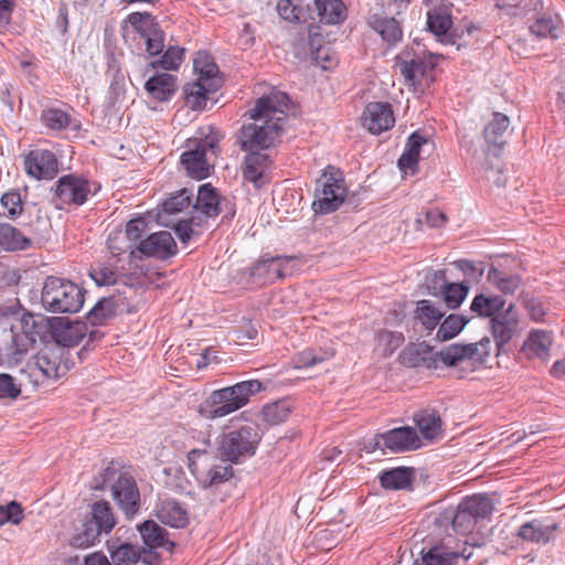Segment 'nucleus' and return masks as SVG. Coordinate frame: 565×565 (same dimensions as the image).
<instances>
[{
	"label": "nucleus",
	"instance_id": "f257e3e1",
	"mask_svg": "<svg viewBox=\"0 0 565 565\" xmlns=\"http://www.w3.org/2000/svg\"><path fill=\"white\" fill-rule=\"evenodd\" d=\"M288 104L289 97L282 92H273L258 98L248 111L253 122L241 129L242 149L258 151L275 146L284 130Z\"/></svg>",
	"mask_w": 565,
	"mask_h": 565
},
{
	"label": "nucleus",
	"instance_id": "f03ea898",
	"mask_svg": "<svg viewBox=\"0 0 565 565\" xmlns=\"http://www.w3.org/2000/svg\"><path fill=\"white\" fill-rule=\"evenodd\" d=\"M266 388L259 380H247L213 391L199 406V413L213 420L245 407L250 398Z\"/></svg>",
	"mask_w": 565,
	"mask_h": 565
},
{
	"label": "nucleus",
	"instance_id": "7ed1b4c3",
	"mask_svg": "<svg viewBox=\"0 0 565 565\" xmlns=\"http://www.w3.org/2000/svg\"><path fill=\"white\" fill-rule=\"evenodd\" d=\"M222 138L220 130L205 126L198 130L195 137L186 140V151L182 153L180 162L189 177L203 180L210 175L212 164L209 153L216 156Z\"/></svg>",
	"mask_w": 565,
	"mask_h": 565
},
{
	"label": "nucleus",
	"instance_id": "20e7f679",
	"mask_svg": "<svg viewBox=\"0 0 565 565\" xmlns=\"http://www.w3.org/2000/svg\"><path fill=\"white\" fill-rule=\"evenodd\" d=\"M43 328L31 313L0 318V351L7 355L26 353L41 337Z\"/></svg>",
	"mask_w": 565,
	"mask_h": 565
},
{
	"label": "nucleus",
	"instance_id": "39448f33",
	"mask_svg": "<svg viewBox=\"0 0 565 565\" xmlns=\"http://www.w3.org/2000/svg\"><path fill=\"white\" fill-rule=\"evenodd\" d=\"M84 290L75 282L56 276L45 278L41 305L52 313H76L84 305Z\"/></svg>",
	"mask_w": 565,
	"mask_h": 565
},
{
	"label": "nucleus",
	"instance_id": "423d86ee",
	"mask_svg": "<svg viewBox=\"0 0 565 565\" xmlns=\"http://www.w3.org/2000/svg\"><path fill=\"white\" fill-rule=\"evenodd\" d=\"M216 458L206 448H195L188 454V468L203 488L213 487L233 476L231 465L216 463Z\"/></svg>",
	"mask_w": 565,
	"mask_h": 565
},
{
	"label": "nucleus",
	"instance_id": "0eeeda50",
	"mask_svg": "<svg viewBox=\"0 0 565 565\" xmlns=\"http://www.w3.org/2000/svg\"><path fill=\"white\" fill-rule=\"evenodd\" d=\"M260 439L259 428L254 424L223 434L218 446L220 458L223 461L237 462L241 458L250 457Z\"/></svg>",
	"mask_w": 565,
	"mask_h": 565
},
{
	"label": "nucleus",
	"instance_id": "6e6552de",
	"mask_svg": "<svg viewBox=\"0 0 565 565\" xmlns=\"http://www.w3.org/2000/svg\"><path fill=\"white\" fill-rule=\"evenodd\" d=\"M492 342L484 337L479 342L470 344H451L439 352L440 361L450 367L461 371H472L475 366L484 364L491 354Z\"/></svg>",
	"mask_w": 565,
	"mask_h": 565
},
{
	"label": "nucleus",
	"instance_id": "1a4fd4ad",
	"mask_svg": "<svg viewBox=\"0 0 565 565\" xmlns=\"http://www.w3.org/2000/svg\"><path fill=\"white\" fill-rule=\"evenodd\" d=\"M347 196L342 173L327 169L317 181L312 209L316 213L328 214L339 209Z\"/></svg>",
	"mask_w": 565,
	"mask_h": 565
},
{
	"label": "nucleus",
	"instance_id": "9d476101",
	"mask_svg": "<svg viewBox=\"0 0 565 565\" xmlns=\"http://www.w3.org/2000/svg\"><path fill=\"white\" fill-rule=\"evenodd\" d=\"M106 469L104 483H110L111 497L128 519H132L140 509V493L135 479L128 473H118Z\"/></svg>",
	"mask_w": 565,
	"mask_h": 565
},
{
	"label": "nucleus",
	"instance_id": "9b49d317",
	"mask_svg": "<svg viewBox=\"0 0 565 565\" xmlns=\"http://www.w3.org/2000/svg\"><path fill=\"white\" fill-rule=\"evenodd\" d=\"M436 58L433 55L409 58L407 53L396 57L395 70L404 77L408 87L414 90L424 89L433 79Z\"/></svg>",
	"mask_w": 565,
	"mask_h": 565
},
{
	"label": "nucleus",
	"instance_id": "f8f14e48",
	"mask_svg": "<svg viewBox=\"0 0 565 565\" xmlns=\"http://www.w3.org/2000/svg\"><path fill=\"white\" fill-rule=\"evenodd\" d=\"M89 193L90 189L86 180L72 174L63 175L56 183L54 204L61 210L70 204L82 205Z\"/></svg>",
	"mask_w": 565,
	"mask_h": 565
},
{
	"label": "nucleus",
	"instance_id": "ddd939ff",
	"mask_svg": "<svg viewBox=\"0 0 565 565\" xmlns=\"http://www.w3.org/2000/svg\"><path fill=\"white\" fill-rule=\"evenodd\" d=\"M177 252V243L171 233L160 231L142 239L135 249L130 250V256L136 257V254L140 253L146 257L164 260L174 256Z\"/></svg>",
	"mask_w": 565,
	"mask_h": 565
},
{
	"label": "nucleus",
	"instance_id": "4468645a",
	"mask_svg": "<svg viewBox=\"0 0 565 565\" xmlns=\"http://www.w3.org/2000/svg\"><path fill=\"white\" fill-rule=\"evenodd\" d=\"M519 315L511 303L501 313L491 319V332L495 341L498 354L520 331Z\"/></svg>",
	"mask_w": 565,
	"mask_h": 565
},
{
	"label": "nucleus",
	"instance_id": "2eb2a0df",
	"mask_svg": "<svg viewBox=\"0 0 565 565\" xmlns=\"http://www.w3.org/2000/svg\"><path fill=\"white\" fill-rule=\"evenodd\" d=\"M292 256H263L250 269V276L260 279L264 284L289 275V264L295 262Z\"/></svg>",
	"mask_w": 565,
	"mask_h": 565
},
{
	"label": "nucleus",
	"instance_id": "dca6fc26",
	"mask_svg": "<svg viewBox=\"0 0 565 565\" xmlns=\"http://www.w3.org/2000/svg\"><path fill=\"white\" fill-rule=\"evenodd\" d=\"M376 445H383L392 452H403L418 449L422 441L412 427H398L376 436Z\"/></svg>",
	"mask_w": 565,
	"mask_h": 565
},
{
	"label": "nucleus",
	"instance_id": "f3484780",
	"mask_svg": "<svg viewBox=\"0 0 565 565\" xmlns=\"http://www.w3.org/2000/svg\"><path fill=\"white\" fill-rule=\"evenodd\" d=\"M427 25L436 36H446L452 25L451 8L448 0H425Z\"/></svg>",
	"mask_w": 565,
	"mask_h": 565
},
{
	"label": "nucleus",
	"instance_id": "a211bd4d",
	"mask_svg": "<svg viewBox=\"0 0 565 565\" xmlns=\"http://www.w3.org/2000/svg\"><path fill=\"white\" fill-rule=\"evenodd\" d=\"M25 171L34 179H53L58 171L55 154L49 150H32L24 160Z\"/></svg>",
	"mask_w": 565,
	"mask_h": 565
},
{
	"label": "nucleus",
	"instance_id": "6ab92c4d",
	"mask_svg": "<svg viewBox=\"0 0 565 565\" xmlns=\"http://www.w3.org/2000/svg\"><path fill=\"white\" fill-rule=\"evenodd\" d=\"M363 126L373 135H379L394 126L395 118L387 103H370L362 115Z\"/></svg>",
	"mask_w": 565,
	"mask_h": 565
},
{
	"label": "nucleus",
	"instance_id": "aec40b11",
	"mask_svg": "<svg viewBox=\"0 0 565 565\" xmlns=\"http://www.w3.org/2000/svg\"><path fill=\"white\" fill-rule=\"evenodd\" d=\"M438 359L439 353L425 343L409 344L399 354L402 364L407 367H436Z\"/></svg>",
	"mask_w": 565,
	"mask_h": 565
},
{
	"label": "nucleus",
	"instance_id": "412c9836",
	"mask_svg": "<svg viewBox=\"0 0 565 565\" xmlns=\"http://www.w3.org/2000/svg\"><path fill=\"white\" fill-rule=\"evenodd\" d=\"M510 126V119L502 113H493L492 119L483 129V138L489 151L497 153L505 145V134Z\"/></svg>",
	"mask_w": 565,
	"mask_h": 565
},
{
	"label": "nucleus",
	"instance_id": "4be33fe9",
	"mask_svg": "<svg viewBox=\"0 0 565 565\" xmlns=\"http://www.w3.org/2000/svg\"><path fill=\"white\" fill-rule=\"evenodd\" d=\"M156 515L163 524L172 527H184L189 523L186 510L173 499H164L159 502Z\"/></svg>",
	"mask_w": 565,
	"mask_h": 565
},
{
	"label": "nucleus",
	"instance_id": "5701e85b",
	"mask_svg": "<svg viewBox=\"0 0 565 565\" xmlns=\"http://www.w3.org/2000/svg\"><path fill=\"white\" fill-rule=\"evenodd\" d=\"M218 85L202 79L186 84L183 88L185 105L192 110H203L206 107L209 94L216 92Z\"/></svg>",
	"mask_w": 565,
	"mask_h": 565
},
{
	"label": "nucleus",
	"instance_id": "b1692460",
	"mask_svg": "<svg viewBox=\"0 0 565 565\" xmlns=\"http://www.w3.org/2000/svg\"><path fill=\"white\" fill-rule=\"evenodd\" d=\"M177 78L168 73H158L145 83V89L150 97L159 102L169 100L177 92Z\"/></svg>",
	"mask_w": 565,
	"mask_h": 565
},
{
	"label": "nucleus",
	"instance_id": "393cba45",
	"mask_svg": "<svg viewBox=\"0 0 565 565\" xmlns=\"http://www.w3.org/2000/svg\"><path fill=\"white\" fill-rule=\"evenodd\" d=\"M139 532L143 543L150 548L164 547L167 551L172 552L175 546L174 542L168 539V531L154 521H145L139 525Z\"/></svg>",
	"mask_w": 565,
	"mask_h": 565
},
{
	"label": "nucleus",
	"instance_id": "a878e982",
	"mask_svg": "<svg viewBox=\"0 0 565 565\" xmlns=\"http://www.w3.org/2000/svg\"><path fill=\"white\" fill-rule=\"evenodd\" d=\"M556 530V523L545 525L534 520L522 524L518 530V536L526 542L546 544L553 539Z\"/></svg>",
	"mask_w": 565,
	"mask_h": 565
},
{
	"label": "nucleus",
	"instance_id": "bb28decb",
	"mask_svg": "<svg viewBox=\"0 0 565 565\" xmlns=\"http://www.w3.org/2000/svg\"><path fill=\"white\" fill-rule=\"evenodd\" d=\"M553 343L552 333L543 330H533L530 332L523 344V352L530 358L547 359Z\"/></svg>",
	"mask_w": 565,
	"mask_h": 565
},
{
	"label": "nucleus",
	"instance_id": "cd10ccee",
	"mask_svg": "<svg viewBox=\"0 0 565 565\" xmlns=\"http://www.w3.org/2000/svg\"><path fill=\"white\" fill-rule=\"evenodd\" d=\"M497 6L505 14L515 18H534L543 7L542 0H498Z\"/></svg>",
	"mask_w": 565,
	"mask_h": 565
},
{
	"label": "nucleus",
	"instance_id": "c85d7f7f",
	"mask_svg": "<svg viewBox=\"0 0 565 565\" xmlns=\"http://www.w3.org/2000/svg\"><path fill=\"white\" fill-rule=\"evenodd\" d=\"M505 300L501 296L479 294L471 305L470 310L479 317L493 318L504 310Z\"/></svg>",
	"mask_w": 565,
	"mask_h": 565
},
{
	"label": "nucleus",
	"instance_id": "c756f323",
	"mask_svg": "<svg viewBox=\"0 0 565 565\" xmlns=\"http://www.w3.org/2000/svg\"><path fill=\"white\" fill-rule=\"evenodd\" d=\"M414 478V469L407 467H397L383 471L380 481L383 488L390 490L408 489Z\"/></svg>",
	"mask_w": 565,
	"mask_h": 565
},
{
	"label": "nucleus",
	"instance_id": "7c9ffc66",
	"mask_svg": "<svg viewBox=\"0 0 565 565\" xmlns=\"http://www.w3.org/2000/svg\"><path fill=\"white\" fill-rule=\"evenodd\" d=\"M414 419L424 439L434 441L441 435V419L435 411H420Z\"/></svg>",
	"mask_w": 565,
	"mask_h": 565
},
{
	"label": "nucleus",
	"instance_id": "2f4dec72",
	"mask_svg": "<svg viewBox=\"0 0 565 565\" xmlns=\"http://www.w3.org/2000/svg\"><path fill=\"white\" fill-rule=\"evenodd\" d=\"M92 523L102 533L108 534L116 525V518L113 509L107 501H97L92 504L90 509Z\"/></svg>",
	"mask_w": 565,
	"mask_h": 565
},
{
	"label": "nucleus",
	"instance_id": "473e14b6",
	"mask_svg": "<svg viewBox=\"0 0 565 565\" xmlns=\"http://www.w3.org/2000/svg\"><path fill=\"white\" fill-rule=\"evenodd\" d=\"M218 205L220 199L216 190L209 183L201 185L193 209L201 212L206 217H213L220 213Z\"/></svg>",
	"mask_w": 565,
	"mask_h": 565
},
{
	"label": "nucleus",
	"instance_id": "72a5a7b5",
	"mask_svg": "<svg viewBox=\"0 0 565 565\" xmlns=\"http://www.w3.org/2000/svg\"><path fill=\"white\" fill-rule=\"evenodd\" d=\"M445 313L431 300L423 299L417 301L414 318L426 330H434Z\"/></svg>",
	"mask_w": 565,
	"mask_h": 565
},
{
	"label": "nucleus",
	"instance_id": "f704fd0d",
	"mask_svg": "<svg viewBox=\"0 0 565 565\" xmlns=\"http://www.w3.org/2000/svg\"><path fill=\"white\" fill-rule=\"evenodd\" d=\"M405 341L404 334L397 331L379 330L375 334L374 353L382 358L391 356Z\"/></svg>",
	"mask_w": 565,
	"mask_h": 565
},
{
	"label": "nucleus",
	"instance_id": "c9c22d12",
	"mask_svg": "<svg viewBox=\"0 0 565 565\" xmlns=\"http://www.w3.org/2000/svg\"><path fill=\"white\" fill-rule=\"evenodd\" d=\"M267 154L260 153L257 150L250 151L245 158L244 179L259 186L258 182L267 168Z\"/></svg>",
	"mask_w": 565,
	"mask_h": 565
},
{
	"label": "nucleus",
	"instance_id": "e433bc0d",
	"mask_svg": "<svg viewBox=\"0 0 565 565\" xmlns=\"http://www.w3.org/2000/svg\"><path fill=\"white\" fill-rule=\"evenodd\" d=\"M320 20L328 24H335L345 17V8L341 0H315Z\"/></svg>",
	"mask_w": 565,
	"mask_h": 565
},
{
	"label": "nucleus",
	"instance_id": "4c0bfd02",
	"mask_svg": "<svg viewBox=\"0 0 565 565\" xmlns=\"http://www.w3.org/2000/svg\"><path fill=\"white\" fill-rule=\"evenodd\" d=\"M292 409V404L288 399H279L263 406L262 417L268 425H279L285 422Z\"/></svg>",
	"mask_w": 565,
	"mask_h": 565
},
{
	"label": "nucleus",
	"instance_id": "58836bf2",
	"mask_svg": "<svg viewBox=\"0 0 565 565\" xmlns=\"http://www.w3.org/2000/svg\"><path fill=\"white\" fill-rule=\"evenodd\" d=\"M371 25L390 44H395L402 39V28L394 18L374 17Z\"/></svg>",
	"mask_w": 565,
	"mask_h": 565
},
{
	"label": "nucleus",
	"instance_id": "ea45409f",
	"mask_svg": "<svg viewBox=\"0 0 565 565\" xmlns=\"http://www.w3.org/2000/svg\"><path fill=\"white\" fill-rule=\"evenodd\" d=\"M90 278L98 286H110L119 281L120 274L110 262H99L89 269Z\"/></svg>",
	"mask_w": 565,
	"mask_h": 565
},
{
	"label": "nucleus",
	"instance_id": "a19ab883",
	"mask_svg": "<svg viewBox=\"0 0 565 565\" xmlns=\"http://www.w3.org/2000/svg\"><path fill=\"white\" fill-rule=\"evenodd\" d=\"M488 281L505 295L514 294L520 287V277L507 275L499 269L491 267L487 275Z\"/></svg>",
	"mask_w": 565,
	"mask_h": 565
},
{
	"label": "nucleus",
	"instance_id": "79ce46f5",
	"mask_svg": "<svg viewBox=\"0 0 565 565\" xmlns=\"http://www.w3.org/2000/svg\"><path fill=\"white\" fill-rule=\"evenodd\" d=\"M279 15L290 22H306L309 12L302 7V0H280L277 4Z\"/></svg>",
	"mask_w": 565,
	"mask_h": 565
},
{
	"label": "nucleus",
	"instance_id": "37998d69",
	"mask_svg": "<svg viewBox=\"0 0 565 565\" xmlns=\"http://www.w3.org/2000/svg\"><path fill=\"white\" fill-rule=\"evenodd\" d=\"M116 316V303L113 298L100 299L87 315L93 326H102Z\"/></svg>",
	"mask_w": 565,
	"mask_h": 565
},
{
	"label": "nucleus",
	"instance_id": "c03bdc74",
	"mask_svg": "<svg viewBox=\"0 0 565 565\" xmlns=\"http://www.w3.org/2000/svg\"><path fill=\"white\" fill-rule=\"evenodd\" d=\"M29 241L10 224H0V246L4 250L23 249Z\"/></svg>",
	"mask_w": 565,
	"mask_h": 565
},
{
	"label": "nucleus",
	"instance_id": "a18cd8bd",
	"mask_svg": "<svg viewBox=\"0 0 565 565\" xmlns=\"http://www.w3.org/2000/svg\"><path fill=\"white\" fill-rule=\"evenodd\" d=\"M468 323V319L460 315H449L439 326L437 339L447 341L455 338Z\"/></svg>",
	"mask_w": 565,
	"mask_h": 565
},
{
	"label": "nucleus",
	"instance_id": "49530a36",
	"mask_svg": "<svg viewBox=\"0 0 565 565\" xmlns=\"http://www.w3.org/2000/svg\"><path fill=\"white\" fill-rule=\"evenodd\" d=\"M477 520L484 519L491 514L493 505L491 500L482 494L466 498L460 502Z\"/></svg>",
	"mask_w": 565,
	"mask_h": 565
},
{
	"label": "nucleus",
	"instance_id": "de8ad7c7",
	"mask_svg": "<svg viewBox=\"0 0 565 565\" xmlns=\"http://www.w3.org/2000/svg\"><path fill=\"white\" fill-rule=\"evenodd\" d=\"M468 290L465 284L447 282L441 286L443 298L449 309L458 308L466 299Z\"/></svg>",
	"mask_w": 565,
	"mask_h": 565
},
{
	"label": "nucleus",
	"instance_id": "09e8293b",
	"mask_svg": "<svg viewBox=\"0 0 565 565\" xmlns=\"http://www.w3.org/2000/svg\"><path fill=\"white\" fill-rule=\"evenodd\" d=\"M194 68L199 73V78L206 83H217L218 79L215 77L217 73V66L212 61L211 56L206 53H199L194 58Z\"/></svg>",
	"mask_w": 565,
	"mask_h": 565
},
{
	"label": "nucleus",
	"instance_id": "8fccbe9b",
	"mask_svg": "<svg viewBox=\"0 0 565 565\" xmlns=\"http://www.w3.org/2000/svg\"><path fill=\"white\" fill-rule=\"evenodd\" d=\"M530 30L539 38L557 39L559 35V21L557 18L541 17L535 20Z\"/></svg>",
	"mask_w": 565,
	"mask_h": 565
},
{
	"label": "nucleus",
	"instance_id": "3c124183",
	"mask_svg": "<svg viewBox=\"0 0 565 565\" xmlns=\"http://www.w3.org/2000/svg\"><path fill=\"white\" fill-rule=\"evenodd\" d=\"M44 125L52 130H62L72 125L71 116L58 108H49L42 113Z\"/></svg>",
	"mask_w": 565,
	"mask_h": 565
},
{
	"label": "nucleus",
	"instance_id": "603ef678",
	"mask_svg": "<svg viewBox=\"0 0 565 565\" xmlns=\"http://www.w3.org/2000/svg\"><path fill=\"white\" fill-rule=\"evenodd\" d=\"M128 22L140 33L142 38L156 32L159 26L154 18L147 12H132L128 15Z\"/></svg>",
	"mask_w": 565,
	"mask_h": 565
},
{
	"label": "nucleus",
	"instance_id": "864d4df0",
	"mask_svg": "<svg viewBox=\"0 0 565 565\" xmlns=\"http://www.w3.org/2000/svg\"><path fill=\"white\" fill-rule=\"evenodd\" d=\"M192 203V193L183 189L171 195L163 202V211L167 214H175L189 209Z\"/></svg>",
	"mask_w": 565,
	"mask_h": 565
},
{
	"label": "nucleus",
	"instance_id": "5fc2aeb1",
	"mask_svg": "<svg viewBox=\"0 0 565 565\" xmlns=\"http://www.w3.org/2000/svg\"><path fill=\"white\" fill-rule=\"evenodd\" d=\"M477 521L478 520L465 509L461 503L458 504L452 516V526L458 533L466 534L471 532Z\"/></svg>",
	"mask_w": 565,
	"mask_h": 565
},
{
	"label": "nucleus",
	"instance_id": "6e6d98bb",
	"mask_svg": "<svg viewBox=\"0 0 565 565\" xmlns=\"http://www.w3.org/2000/svg\"><path fill=\"white\" fill-rule=\"evenodd\" d=\"M100 534L103 533L98 529L87 522L84 529L72 537L71 544L77 548H87L98 541Z\"/></svg>",
	"mask_w": 565,
	"mask_h": 565
},
{
	"label": "nucleus",
	"instance_id": "4d7b16f0",
	"mask_svg": "<svg viewBox=\"0 0 565 565\" xmlns=\"http://www.w3.org/2000/svg\"><path fill=\"white\" fill-rule=\"evenodd\" d=\"M141 553L131 544H122L111 553L114 565H132L140 561Z\"/></svg>",
	"mask_w": 565,
	"mask_h": 565
},
{
	"label": "nucleus",
	"instance_id": "13d9d810",
	"mask_svg": "<svg viewBox=\"0 0 565 565\" xmlns=\"http://www.w3.org/2000/svg\"><path fill=\"white\" fill-rule=\"evenodd\" d=\"M184 56V50L178 46H170L164 54L162 55L161 60L158 62L151 63V66L154 68L158 65H160L163 70L170 71V70H177L180 64L183 61Z\"/></svg>",
	"mask_w": 565,
	"mask_h": 565
},
{
	"label": "nucleus",
	"instance_id": "bf43d9fd",
	"mask_svg": "<svg viewBox=\"0 0 565 565\" xmlns=\"http://www.w3.org/2000/svg\"><path fill=\"white\" fill-rule=\"evenodd\" d=\"M23 510L20 503L11 501L7 505H0V524L11 522L19 524L23 520Z\"/></svg>",
	"mask_w": 565,
	"mask_h": 565
},
{
	"label": "nucleus",
	"instance_id": "052dcab7",
	"mask_svg": "<svg viewBox=\"0 0 565 565\" xmlns=\"http://www.w3.org/2000/svg\"><path fill=\"white\" fill-rule=\"evenodd\" d=\"M1 206L4 210L3 213L11 217L20 215L22 212L21 196L18 192L4 193L1 198Z\"/></svg>",
	"mask_w": 565,
	"mask_h": 565
},
{
	"label": "nucleus",
	"instance_id": "680f3d73",
	"mask_svg": "<svg viewBox=\"0 0 565 565\" xmlns=\"http://www.w3.org/2000/svg\"><path fill=\"white\" fill-rule=\"evenodd\" d=\"M20 394L21 387L15 380L9 374H0V398L15 399Z\"/></svg>",
	"mask_w": 565,
	"mask_h": 565
},
{
	"label": "nucleus",
	"instance_id": "e2e57ef3",
	"mask_svg": "<svg viewBox=\"0 0 565 565\" xmlns=\"http://www.w3.org/2000/svg\"><path fill=\"white\" fill-rule=\"evenodd\" d=\"M200 222L201 220L196 222V217H191L189 220H182L177 223L174 231L182 243H188L193 235L198 234V232L194 230V225L199 226Z\"/></svg>",
	"mask_w": 565,
	"mask_h": 565
},
{
	"label": "nucleus",
	"instance_id": "0e129e2a",
	"mask_svg": "<svg viewBox=\"0 0 565 565\" xmlns=\"http://www.w3.org/2000/svg\"><path fill=\"white\" fill-rule=\"evenodd\" d=\"M182 435L184 437L183 445L189 444V443H194V444L200 443L202 446H204V448L207 449V451L212 450L210 431H203V430H196V429H188V430L184 429L182 431Z\"/></svg>",
	"mask_w": 565,
	"mask_h": 565
},
{
	"label": "nucleus",
	"instance_id": "69168bd1",
	"mask_svg": "<svg viewBox=\"0 0 565 565\" xmlns=\"http://www.w3.org/2000/svg\"><path fill=\"white\" fill-rule=\"evenodd\" d=\"M147 230V223L143 218H135L127 223L126 225V235L125 238H129L131 241H138L145 234Z\"/></svg>",
	"mask_w": 565,
	"mask_h": 565
},
{
	"label": "nucleus",
	"instance_id": "338daca9",
	"mask_svg": "<svg viewBox=\"0 0 565 565\" xmlns=\"http://www.w3.org/2000/svg\"><path fill=\"white\" fill-rule=\"evenodd\" d=\"M147 46V52L150 55H157L162 52L163 44V32L158 29L156 32L150 33L148 36L143 38Z\"/></svg>",
	"mask_w": 565,
	"mask_h": 565
},
{
	"label": "nucleus",
	"instance_id": "774afa93",
	"mask_svg": "<svg viewBox=\"0 0 565 565\" xmlns=\"http://www.w3.org/2000/svg\"><path fill=\"white\" fill-rule=\"evenodd\" d=\"M17 0H0V32H4L11 21Z\"/></svg>",
	"mask_w": 565,
	"mask_h": 565
}]
</instances>
